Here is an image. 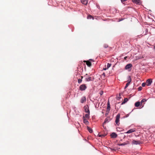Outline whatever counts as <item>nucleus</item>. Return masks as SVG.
<instances>
[{"label":"nucleus","instance_id":"1","mask_svg":"<svg viewBox=\"0 0 155 155\" xmlns=\"http://www.w3.org/2000/svg\"><path fill=\"white\" fill-rule=\"evenodd\" d=\"M120 114H118L116 117V119L115 120V123L117 125H119L120 124L119 122L120 121Z\"/></svg>","mask_w":155,"mask_h":155},{"label":"nucleus","instance_id":"2","mask_svg":"<svg viewBox=\"0 0 155 155\" xmlns=\"http://www.w3.org/2000/svg\"><path fill=\"white\" fill-rule=\"evenodd\" d=\"M87 88V86L85 84L81 85L79 87V90L81 91L85 90Z\"/></svg>","mask_w":155,"mask_h":155},{"label":"nucleus","instance_id":"3","mask_svg":"<svg viewBox=\"0 0 155 155\" xmlns=\"http://www.w3.org/2000/svg\"><path fill=\"white\" fill-rule=\"evenodd\" d=\"M132 143L133 144H140L141 143V142L140 140H133L132 141Z\"/></svg>","mask_w":155,"mask_h":155},{"label":"nucleus","instance_id":"4","mask_svg":"<svg viewBox=\"0 0 155 155\" xmlns=\"http://www.w3.org/2000/svg\"><path fill=\"white\" fill-rule=\"evenodd\" d=\"M152 82V80L151 79H148L147 80L146 83L147 86H150Z\"/></svg>","mask_w":155,"mask_h":155},{"label":"nucleus","instance_id":"5","mask_svg":"<svg viewBox=\"0 0 155 155\" xmlns=\"http://www.w3.org/2000/svg\"><path fill=\"white\" fill-rule=\"evenodd\" d=\"M136 131V128H134L129 130L127 132H125V134H130Z\"/></svg>","mask_w":155,"mask_h":155},{"label":"nucleus","instance_id":"6","mask_svg":"<svg viewBox=\"0 0 155 155\" xmlns=\"http://www.w3.org/2000/svg\"><path fill=\"white\" fill-rule=\"evenodd\" d=\"M131 79L130 76L129 77V79L128 80V82L127 83L125 86V87L124 88L126 89L127 87L129 85L130 83L131 82Z\"/></svg>","mask_w":155,"mask_h":155},{"label":"nucleus","instance_id":"7","mask_svg":"<svg viewBox=\"0 0 155 155\" xmlns=\"http://www.w3.org/2000/svg\"><path fill=\"white\" fill-rule=\"evenodd\" d=\"M110 121V118L109 117H107L106 118V119L104 121L103 123V126L104 128V125L106 124V123H108L109 121Z\"/></svg>","mask_w":155,"mask_h":155},{"label":"nucleus","instance_id":"8","mask_svg":"<svg viewBox=\"0 0 155 155\" xmlns=\"http://www.w3.org/2000/svg\"><path fill=\"white\" fill-rule=\"evenodd\" d=\"M84 62H86V64L88 67H90L91 66V62L90 61H84Z\"/></svg>","mask_w":155,"mask_h":155},{"label":"nucleus","instance_id":"9","mask_svg":"<svg viewBox=\"0 0 155 155\" xmlns=\"http://www.w3.org/2000/svg\"><path fill=\"white\" fill-rule=\"evenodd\" d=\"M110 136L112 138H115L117 137V135L115 133L113 132L110 134Z\"/></svg>","mask_w":155,"mask_h":155},{"label":"nucleus","instance_id":"10","mask_svg":"<svg viewBox=\"0 0 155 155\" xmlns=\"http://www.w3.org/2000/svg\"><path fill=\"white\" fill-rule=\"evenodd\" d=\"M132 1L133 2L136 4H141L139 0H132Z\"/></svg>","mask_w":155,"mask_h":155},{"label":"nucleus","instance_id":"11","mask_svg":"<svg viewBox=\"0 0 155 155\" xmlns=\"http://www.w3.org/2000/svg\"><path fill=\"white\" fill-rule=\"evenodd\" d=\"M83 122L86 125L88 124H89V122L88 121V120L86 119L84 117H83Z\"/></svg>","mask_w":155,"mask_h":155},{"label":"nucleus","instance_id":"12","mask_svg":"<svg viewBox=\"0 0 155 155\" xmlns=\"http://www.w3.org/2000/svg\"><path fill=\"white\" fill-rule=\"evenodd\" d=\"M86 98L85 97H83L81 100V102L82 103H83L86 101Z\"/></svg>","mask_w":155,"mask_h":155},{"label":"nucleus","instance_id":"13","mask_svg":"<svg viewBox=\"0 0 155 155\" xmlns=\"http://www.w3.org/2000/svg\"><path fill=\"white\" fill-rule=\"evenodd\" d=\"M132 64H128L126 66L125 68L126 69H128L130 68H131L132 67Z\"/></svg>","mask_w":155,"mask_h":155},{"label":"nucleus","instance_id":"14","mask_svg":"<svg viewBox=\"0 0 155 155\" xmlns=\"http://www.w3.org/2000/svg\"><path fill=\"white\" fill-rule=\"evenodd\" d=\"M84 109L86 112L90 114V111L88 109V108L87 107L85 106L84 107Z\"/></svg>","mask_w":155,"mask_h":155},{"label":"nucleus","instance_id":"15","mask_svg":"<svg viewBox=\"0 0 155 155\" xmlns=\"http://www.w3.org/2000/svg\"><path fill=\"white\" fill-rule=\"evenodd\" d=\"M81 3L85 5H87V0H81Z\"/></svg>","mask_w":155,"mask_h":155},{"label":"nucleus","instance_id":"16","mask_svg":"<svg viewBox=\"0 0 155 155\" xmlns=\"http://www.w3.org/2000/svg\"><path fill=\"white\" fill-rule=\"evenodd\" d=\"M92 79V78L91 77H89L88 78H85V80L87 81H92L93 80Z\"/></svg>","mask_w":155,"mask_h":155},{"label":"nucleus","instance_id":"17","mask_svg":"<svg viewBox=\"0 0 155 155\" xmlns=\"http://www.w3.org/2000/svg\"><path fill=\"white\" fill-rule=\"evenodd\" d=\"M140 102L139 101H137L136 102L135 104V106L136 107H138L140 105Z\"/></svg>","mask_w":155,"mask_h":155},{"label":"nucleus","instance_id":"18","mask_svg":"<svg viewBox=\"0 0 155 155\" xmlns=\"http://www.w3.org/2000/svg\"><path fill=\"white\" fill-rule=\"evenodd\" d=\"M110 104L109 102L108 101L107 103V111H109L110 110Z\"/></svg>","mask_w":155,"mask_h":155},{"label":"nucleus","instance_id":"19","mask_svg":"<svg viewBox=\"0 0 155 155\" xmlns=\"http://www.w3.org/2000/svg\"><path fill=\"white\" fill-rule=\"evenodd\" d=\"M128 101V99L127 98H124V101L121 104H123L127 102Z\"/></svg>","mask_w":155,"mask_h":155},{"label":"nucleus","instance_id":"20","mask_svg":"<svg viewBox=\"0 0 155 155\" xmlns=\"http://www.w3.org/2000/svg\"><path fill=\"white\" fill-rule=\"evenodd\" d=\"M87 130H88V131L90 133H91L93 131H92V129L90 127H87Z\"/></svg>","mask_w":155,"mask_h":155},{"label":"nucleus","instance_id":"21","mask_svg":"<svg viewBox=\"0 0 155 155\" xmlns=\"http://www.w3.org/2000/svg\"><path fill=\"white\" fill-rule=\"evenodd\" d=\"M146 101H147V100L146 99H143L141 101L140 103H141V104H142L143 103L145 102Z\"/></svg>","mask_w":155,"mask_h":155},{"label":"nucleus","instance_id":"22","mask_svg":"<svg viewBox=\"0 0 155 155\" xmlns=\"http://www.w3.org/2000/svg\"><path fill=\"white\" fill-rule=\"evenodd\" d=\"M89 114L88 113L87 114H85V116H84L85 118V117H86V118H88L89 117Z\"/></svg>","mask_w":155,"mask_h":155},{"label":"nucleus","instance_id":"23","mask_svg":"<svg viewBox=\"0 0 155 155\" xmlns=\"http://www.w3.org/2000/svg\"><path fill=\"white\" fill-rule=\"evenodd\" d=\"M111 66V64L108 63L107 64V68L108 69L109 68H110V67Z\"/></svg>","mask_w":155,"mask_h":155},{"label":"nucleus","instance_id":"24","mask_svg":"<svg viewBox=\"0 0 155 155\" xmlns=\"http://www.w3.org/2000/svg\"><path fill=\"white\" fill-rule=\"evenodd\" d=\"M93 17L91 15H88L87 17V18L88 19H91Z\"/></svg>","mask_w":155,"mask_h":155},{"label":"nucleus","instance_id":"25","mask_svg":"<svg viewBox=\"0 0 155 155\" xmlns=\"http://www.w3.org/2000/svg\"><path fill=\"white\" fill-rule=\"evenodd\" d=\"M82 81V79H79L78 80V82L79 84L81 83Z\"/></svg>","mask_w":155,"mask_h":155},{"label":"nucleus","instance_id":"26","mask_svg":"<svg viewBox=\"0 0 155 155\" xmlns=\"http://www.w3.org/2000/svg\"><path fill=\"white\" fill-rule=\"evenodd\" d=\"M104 47L105 48H107L108 47V45L107 44H104Z\"/></svg>","mask_w":155,"mask_h":155},{"label":"nucleus","instance_id":"27","mask_svg":"<svg viewBox=\"0 0 155 155\" xmlns=\"http://www.w3.org/2000/svg\"><path fill=\"white\" fill-rule=\"evenodd\" d=\"M146 83H143L142 84V87H144L146 85Z\"/></svg>","mask_w":155,"mask_h":155},{"label":"nucleus","instance_id":"28","mask_svg":"<svg viewBox=\"0 0 155 155\" xmlns=\"http://www.w3.org/2000/svg\"><path fill=\"white\" fill-rule=\"evenodd\" d=\"M142 87H141L140 86L138 88V91H140L142 90Z\"/></svg>","mask_w":155,"mask_h":155},{"label":"nucleus","instance_id":"29","mask_svg":"<svg viewBox=\"0 0 155 155\" xmlns=\"http://www.w3.org/2000/svg\"><path fill=\"white\" fill-rule=\"evenodd\" d=\"M127 144V143H123L121 144L120 145V146H123V145H126Z\"/></svg>","mask_w":155,"mask_h":155},{"label":"nucleus","instance_id":"30","mask_svg":"<svg viewBox=\"0 0 155 155\" xmlns=\"http://www.w3.org/2000/svg\"><path fill=\"white\" fill-rule=\"evenodd\" d=\"M103 94V91H101L100 93V94L101 95H102V94Z\"/></svg>","mask_w":155,"mask_h":155},{"label":"nucleus","instance_id":"31","mask_svg":"<svg viewBox=\"0 0 155 155\" xmlns=\"http://www.w3.org/2000/svg\"><path fill=\"white\" fill-rule=\"evenodd\" d=\"M127 0H121L122 2L123 3L124 2L126 1Z\"/></svg>","mask_w":155,"mask_h":155},{"label":"nucleus","instance_id":"32","mask_svg":"<svg viewBox=\"0 0 155 155\" xmlns=\"http://www.w3.org/2000/svg\"><path fill=\"white\" fill-rule=\"evenodd\" d=\"M107 68H103V70H107Z\"/></svg>","mask_w":155,"mask_h":155},{"label":"nucleus","instance_id":"33","mask_svg":"<svg viewBox=\"0 0 155 155\" xmlns=\"http://www.w3.org/2000/svg\"><path fill=\"white\" fill-rule=\"evenodd\" d=\"M127 57H125L124 58V59L125 60H126L127 59Z\"/></svg>","mask_w":155,"mask_h":155},{"label":"nucleus","instance_id":"34","mask_svg":"<svg viewBox=\"0 0 155 155\" xmlns=\"http://www.w3.org/2000/svg\"><path fill=\"white\" fill-rule=\"evenodd\" d=\"M81 79H82V78H83V76H81Z\"/></svg>","mask_w":155,"mask_h":155},{"label":"nucleus","instance_id":"35","mask_svg":"<svg viewBox=\"0 0 155 155\" xmlns=\"http://www.w3.org/2000/svg\"><path fill=\"white\" fill-rule=\"evenodd\" d=\"M146 32L147 31V29H146Z\"/></svg>","mask_w":155,"mask_h":155},{"label":"nucleus","instance_id":"36","mask_svg":"<svg viewBox=\"0 0 155 155\" xmlns=\"http://www.w3.org/2000/svg\"><path fill=\"white\" fill-rule=\"evenodd\" d=\"M99 137H101V136H102V135H99Z\"/></svg>","mask_w":155,"mask_h":155},{"label":"nucleus","instance_id":"37","mask_svg":"<svg viewBox=\"0 0 155 155\" xmlns=\"http://www.w3.org/2000/svg\"><path fill=\"white\" fill-rule=\"evenodd\" d=\"M154 48L155 49V46H154Z\"/></svg>","mask_w":155,"mask_h":155},{"label":"nucleus","instance_id":"38","mask_svg":"<svg viewBox=\"0 0 155 155\" xmlns=\"http://www.w3.org/2000/svg\"><path fill=\"white\" fill-rule=\"evenodd\" d=\"M146 34H146V33H145V34H144V35H146Z\"/></svg>","mask_w":155,"mask_h":155},{"label":"nucleus","instance_id":"39","mask_svg":"<svg viewBox=\"0 0 155 155\" xmlns=\"http://www.w3.org/2000/svg\"><path fill=\"white\" fill-rule=\"evenodd\" d=\"M98 7H99V6H97V7L98 8Z\"/></svg>","mask_w":155,"mask_h":155},{"label":"nucleus","instance_id":"40","mask_svg":"<svg viewBox=\"0 0 155 155\" xmlns=\"http://www.w3.org/2000/svg\"><path fill=\"white\" fill-rule=\"evenodd\" d=\"M87 75V74H86V75Z\"/></svg>","mask_w":155,"mask_h":155}]
</instances>
